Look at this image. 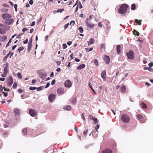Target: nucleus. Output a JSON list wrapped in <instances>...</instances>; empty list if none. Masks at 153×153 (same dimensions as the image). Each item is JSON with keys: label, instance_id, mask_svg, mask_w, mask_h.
I'll list each match as a JSON object with an SVG mask.
<instances>
[{"label": "nucleus", "instance_id": "b1692460", "mask_svg": "<svg viewBox=\"0 0 153 153\" xmlns=\"http://www.w3.org/2000/svg\"><path fill=\"white\" fill-rule=\"evenodd\" d=\"M32 47V44H28V46H27V51L28 53H29L30 52V49Z\"/></svg>", "mask_w": 153, "mask_h": 153}, {"label": "nucleus", "instance_id": "393cba45", "mask_svg": "<svg viewBox=\"0 0 153 153\" xmlns=\"http://www.w3.org/2000/svg\"><path fill=\"white\" fill-rule=\"evenodd\" d=\"M133 33L134 35L138 36L139 35V33L136 30L134 29L133 31Z\"/></svg>", "mask_w": 153, "mask_h": 153}, {"label": "nucleus", "instance_id": "ddd939ff", "mask_svg": "<svg viewBox=\"0 0 153 153\" xmlns=\"http://www.w3.org/2000/svg\"><path fill=\"white\" fill-rule=\"evenodd\" d=\"M47 74L45 73H41L39 74V77L42 79H44L47 76Z\"/></svg>", "mask_w": 153, "mask_h": 153}, {"label": "nucleus", "instance_id": "69168bd1", "mask_svg": "<svg viewBox=\"0 0 153 153\" xmlns=\"http://www.w3.org/2000/svg\"><path fill=\"white\" fill-rule=\"evenodd\" d=\"M89 116L90 117V119L93 120L94 119V118L92 117L91 115H89Z\"/></svg>", "mask_w": 153, "mask_h": 153}, {"label": "nucleus", "instance_id": "f257e3e1", "mask_svg": "<svg viewBox=\"0 0 153 153\" xmlns=\"http://www.w3.org/2000/svg\"><path fill=\"white\" fill-rule=\"evenodd\" d=\"M128 5L127 4H123L120 7L119 10V13L120 14H123L126 11Z\"/></svg>", "mask_w": 153, "mask_h": 153}, {"label": "nucleus", "instance_id": "de8ad7c7", "mask_svg": "<svg viewBox=\"0 0 153 153\" xmlns=\"http://www.w3.org/2000/svg\"><path fill=\"white\" fill-rule=\"evenodd\" d=\"M69 23H68L67 24L65 25H64V27L65 29H66L68 27Z\"/></svg>", "mask_w": 153, "mask_h": 153}, {"label": "nucleus", "instance_id": "4468645a", "mask_svg": "<svg viewBox=\"0 0 153 153\" xmlns=\"http://www.w3.org/2000/svg\"><path fill=\"white\" fill-rule=\"evenodd\" d=\"M7 37L6 36H1L0 35V41L3 42L7 39Z\"/></svg>", "mask_w": 153, "mask_h": 153}, {"label": "nucleus", "instance_id": "4c0bfd02", "mask_svg": "<svg viewBox=\"0 0 153 153\" xmlns=\"http://www.w3.org/2000/svg\"><path fill=\"white\" fill-rule=\"evenodd\" d=\"M94 63L95 64V65L97 66L98 65V61L96 59H94Z\"/></svg>", "mask_w": 153, "mask_h": 153}, {"label": "nucleus", "instance_id": "e433bc0d", "mask_svg": "<svg viewBox=\"0 0 153 153\" xmlns=\"http://www.w3.org/2000/svg\"><path fill=\"white\" fill-rule=\"evenodd\" d=\"M8 57L9 54H7L3 59V61L5 62L6 61Z\"/></svg>", "mask_w": 153, "mask_h": 153}, {"label": "nucleus", "instance_id": "473e14b6", "mask_svg": "<svg viewBox=\"0 0 153 153\" xmlns=\"http://www.w3.org/2000/svg\"><path fill=\"white\" fill-rule=\"evenodd\" d=\"M131 9L133 10H134L135 9V5L134 4H133L131 5Z\"/></svg>", "mask_w": 153, "mask_h": 153}, {"label": "nucleus", "instance_id": "f8f14e48", "mask_svg": "<svg viewBox=\"0 0 153 153\" xmlns=\"http://www.w3.org/2000/svg\"><path fill=\"white\" fill-rule=\"evenodd\" d=\"M104 59L106 64H108L110 62L109 57L107 56H105L104 57Z\"/></svg>", "mask_w": 153, "mask_h": 153}, {"label": "nucleus", "instance_id": "c756f323", "mask_svg": "<svg viewBox=\"0 0 153 153\" xmlns=\"http://www.w3.org/2000/svg\"><path fill=\"white\" fill-rule=\"evenodd\" d=\"M7 54H9V56L10 55V58H11L13 54V52H12V51H9V53Z\"/></svg>", "mask_w": 153, "mask_h": 153}, {"label": "nucleus", "instance_id": "423d86ee", "mask_svg": "<svg viewBox=\"0 0 153 153\" xmlns=\"http://www.w3.org/2000/svg\"><path fill=\"white\" fill-rule=\"evenodd\" d=\"M1 16L4 19L10 18L12 17V15L11 14L8 13L3 14Z\"/></svg>", "mask_w": 153, "mask_h": 153}, {"label": "nucleus", "instance_id": "58836bf2", "mask_svg": "<svg viewBox=\"0 0 153 153\" xmlns=\"http://www.w3.org/2000/svg\"><path fill=\"white\" fill-rule=\"evenodd\" d=\"M24 49V48L23 47H21L18 48V51L20 52V51H22Z\"/></svg>", "mask_w": 153, "mask_h": 153}, {"label": "nucleus", "instance_id": "2eb2a0df", "mask_svg": "<svg viewBox=\"0 0 153 153\" xmlns=\"http://www.w3.org/2000/svg\"><path fill=\"white\" fill-rule=\"evenodd\" d=\"M85 24H86V26L87 27V28H88L89 27L90 28H92L94 26V25H93V24L91 25V24H89L87 20V21H86Z\"/></svg>", "mask_w": 153, "mask_h": 153}, {"label": "nucleus", "instance_id": "052dcab7", "mask_svg": "<svg viewBox=\"0 0 153 153\" xmlns=\"http://www.w3.org/2000/svg\"><path fill=\"white\" fill-rule=\"evenodd\" d=\"M3 89H4V90L5 91H10V90L9 89H8L7 88H5V87H3Z\"/></svg>", "mask_w": 153, "mask_h": 153}, {"label": "nucleus", "instance_id": "c85d7f7f", "mask_svg": "<svg viewBox=\"0 0 153 153\" xmlns=\"http://www.w3.org/2000/svg\"><path fill=\"white\" fill-rule=\"evenodd\" d=\"M14 111L15 115H18V116H19V110L17 109H15Z\"/></svg>", "mask_w": 153, "mask_h": 153}, {"label": "nucleus", "instance_id": "c9c22d12", "mask_svg": "<svg viewBox=\"0 0 153 153\" xmlns=\"http://www.w3.org/2000/svg\"><path fill=\"white\" fill-rule=\"evenodd\" d=\"M36 88L34 87L30 86L29 87V89L30 90L33 91L36 89Z\"/></svg>", "mask_w": 153, "mask_h": 153}, {"label": "nucleus", "instance_id": "7ed1b4c3", "mask_svg": "<svg viewBox=\"0 0 153 153\" xmlns=\"http://www.w3.org/2000/svg\"><path fill=\"white\" fill-rule=\"evenodd\" d=\"M14 22V19L10 18L7 19H4L3 20V22L6 24L7 25H10Z\"/></svg>", "mask_w": 153, "mask_h": 153}, {"label": "nucleus", "instance_id": "f704fd0d", "mask_svg": "<svg viewBox=\"0 0 153 153\" xmlns=\"http://www.w3.org/2000/svg\"><path fill=\"white\" fill-rule=\"evenodd\" d=\"M94 121V123L95 124H97L98 123V121L97 119L96 118H94V119L93 120Z\"/></svg>", "mask_w": 153, "mask_h": 153}, {"label": "nucleus", "instance_id": "a878e982", "mask_svg": "<svg viewBox=\"0 0 153 153\" xmlns=\"http://www.w3.org/2000/svg\"><path fill=\"white\" fill-rule=\"evenodd\" d=\"M4 65H6L4 69V70H8L9 69V64L8 62H6Z\"/></svg>", "mask_w": 153, "mask_h": 153}, {"label": "nucleus", "instance_id": "3c124183", "mask_svg": "<svg viewBox=\"0 0 153 153\" xmlns=\"http://www.w3.org/2000/svg\"><path fill=\"white\" fill-rule=\"evenodd\" d=\"M81 117L84 120H85V118L84 116V114L82 113L81 115Z\"/></svg>", "mask_w": 153, "mask_h": 153}, {"label": "nucleus", "instance_id": "72a5a7b5", "mask_svg": "<svg viewBox=\"0 0 153 153\" xmlns=\"http://www.w3.org/2000/svg\"><path fill=\"white\" fill-rule=\"evenodd\" d=\"M76 98L73 99L71 101V102L73 103L74 104H75L76 103Z\"/></svg>", "mask_w": 153, "mask_h": 153}, {"label": "nucleus", "instance_id": "9b49d317", "mask_svg": "<svg viewBox=\"0 0 153 153\" xmlns=\"http://www.w3.org/2000/svg\"><path fill=\"white\" fill-rule=\"evenodd\" d=\"M57 93L59 95H61L64 94V89L62 88H59L57 91Z\"/></svg>", "mask_w": 153, "mask_h": 153}, {"label": "nucleus", "instance_id": "5fc2aeb1", "mask_svg": "<svg viewBox=\"0 0 153 153\" xmlns=\"http://www.w3.org/2000/svg\"><path fill=\"white\" fill-rule=\"evenodd\" d=\"M55 82H56V81H55V79H53L52 82H51V85H53L55 83Z\"/></svg>", "mask_w": 153, "mask_h": 153}, {"label": "nucleus", "instance_id": "680f3d73", "mask_svg": "<svg viewBox=\"0 0 153 153\" xmlns=\"http://www.w3.org/2000/svg\"><path fill=\"white\" fill-rule=\"evenodd\" d=\"M98 26L100 27H101L102 26V25L101 24V22H100L98 23Z\"/></svg>", "mask_w": 153, "mask_h": 153}, {"label": "nucleus", "instance_id": "5701e85b", "mask_svg": "<svg viewBox=\"0 0 153 153\" xmlns=\"http://www.w3.org/2000/svg\"><path fill=\"white\" fill-rule=\"evenodd\" d=\"M22 134L24 135H26V134L27 131V129L26 128H24L22 130Z\"/></svg>", "mask_w": 153, "mask_h": 153}, {"label": "nucleus", "instance_id": "ea45409f", "mask_svg": "<svg viewBox=\"0 0 153 153\" xmlns=\"http://www.w3.org/2000/svg\"><path fill=\"white\" fill-rule=\"evenodd\" d=\"M142 107L143 108H146L147 107V106L145 103H144L143 102L142 103Z\"/></svg>", "mask_w": 153, "mask_h": 153}, {"label": "nucleus", "instance_id": "774afa93", "mask_svg": "<svg viewBox=\"0 0 153 153\" xmlns=\"http://www.w3.org/2000/svg\"><path fill=\"white\" fill-rule=\"evenodd\" d=\"M17 46L16 45H14L12 47V49L13 50Z\"/></svg>", "mask_w": 153, "mask_h": 153}, {"label": "nucleus", "instance_id": "6e6552de", "mask_svg": "<svg viewBox=\"0 0 153 153\" xmlns=\"http://www.w3.org/2000/svg\"><path fill=\"white\" fill-rule=\"evenodd\" d=\"M29 113L30 115L32 117H34L37 115V113L36 111L33 109L29 110Z\"/></svg>", "mask_w": 153, "mask_h": 153}, {"label": "nucleus", "instance_id": "0eeeda50", "mask_svg": "<svg viewBox=\"0 0 153 153\" xmlns=\"http://www.w3.org/2000/svg\"><path fill=\"white\" fill-rule=\"evenodd\" d=\"M56 97V95L55 94H51L49 95L48 97V99L49 101L51 102H53V100H54Z\"/></svg>", "mask_w": 153, "mask_h": 153}, {"label": "nucleus", "instance_id": "a211bd4d", "mask_svg": "<svg viewBox=\"0 0 153 153\" xmlns=\"http://www.w3.org/2000/svg\"><path fill=\"white\" fill-rule=\"evenodd\" d=\"M102 153H112V152L110 149H106L104 150Z\"/></svg>", "mask_w": 153, "mask_h": 153}, {"label": "nucleus", "instance_id": "7c9ffc66", "mask_svg": "<svg viewBox=\"0 0 153 153\" xmlns=\"http://www.w3.org/2000/svg\"><path fill=\"white\" fill-rule=\"evenodd\" d=\"M85 49L87 52H89L92 51L93 49V48L92 47H91L90 48H85Z\"/></svg>", "mask_w": 153, "mask_h": 153}, {"label": "nucleus", "instance_id": "39448f33", "mask_svg": "<svg viewBox=\"0 0 153 153\" xmlns=\"http://www.w3.org/2000/svg\"><path fill=\"white\" fill-rule=\"evenodd\" d=\"M7 86L10 87L13 83V79L11 76H9L7 78Z\"/></svg>", "mask_w": 153, "mask_h": 153}, {"label": "nucleus", "instance_id": "4be33fe9", "mask_svg": "<svg viewBox=\"0 0 153 153\" xmlns=\"http://www.w3.org/2000/svg\"><path fill=\"white\" fill-rule=\"evenodd\" d=\"M88 85V86H89V88L92 90V91L94 92V94H96V93L95 91L94 90V89L92 88V86L91 83L90 82H89Z\"/></svg>", "mask_w": 153, "mask_h": 153}, {"label": "nucleus", "instance_id": "412c9836", "mask_svg": "<svg viewBox=\"0 0 153 153\" xmlns=\"http://www.w3.org/2000/svg\"><path fill=\"white\" fill-rule=\"evenodd\" d=\"M94 42V40L93 39L91 38L89 40V41L88 42V44L89 45H91L93 44Z\"/></svg>", "mask_w": 153, "mask_h": 153}, {"label": "nucleus", "instance_id": "2f4dec72", "mask_svg": "<svg viewBox=\"0 0 153 153\" xmlns=\"http://www.w3.org/2000/svg\"><path fill=\"white\" fill-rule=\"evenodd\" d=\"M43 86H41L38 88H36V89L37 91H39L40 90H42L43 89Z\"/></svg>", "mask_w": 153, "mask_h": 153}, {"label": "nucleus", "instance_id": "f3484780", "mask_svg": "<svg viewBox=\"0 0 153 153\" xmlns=\"http://www.w3.org/2000/svg\"><path fill=\"white\" fill-rule=\"evenodd\" d=\"M121 90L122 92L124 93L125 92L126 90V87L124 86L123 85L122 86L121 88Z\"/></svg>", "mask_w": 153, "mask_h": 153}, {"label": "nucleus", "instance_id": "864d4df0", "mask_svg": "<svg viewBox=\"0 0 153 153\" xmlns=\"http://www.w3.org/2000/svg\"><path fill=\"white\" fill-rule=\"evenodd\" d=\"M28 40L27 39L25 40L23 42V43L24 44H27L28 42Z\"/></svg>", "mask_w": 153, "mask_h": 153}, {"label": "nucleus", "instance_id": "603ef678", "mask_svg": "<svg viewBox=\"0 0 153 153\" xmlns=\"http://www.w3.org/2000/svg\"><path fill=\"white\" fill-rule=\"evenodd\" d=\"M2 94H4V96L5 97H6L7 96L8 93H5L4 92H3Z\"/></svg>", "mask_w": 153, "mask_h": 153}, {"label": "nucleus", "instance_id": "09e8293b", "mask_svg": "<svg viewBox=\"0 0 153 153\" xmlns=\"http://www.w3.org/2000/svg\"><path fill=\"white\" fill-rule=\"evenodd\" d=\"M0 92L1 93L3 91V86H2V85H0Z\"/></svg>", "mask_w": 153, "mask_h": 153}, {"label": "nucleus", "instance_id": "dca6fc26", "mask_svg": "<svg viewBox=\"0 0 153 153\" xmlns=\"http://www.w3.org/2000/svg\"><path fill=\"white\" fill-rule=\"evenodd\" d=\"M63 108L68 111H70L71 110V106L67 105L64 107Z\"/></svg>", "mask_w": 153, "mask_h": 153}, {"label": "nucleus", "instance_id": "c03bdc74", "mask_svg": "<svg viewBox=\"0 0 153 153\" xmlns=\"http://www.w3.org/2000/svg\"><path fill=\"white\" fill-rule=\"evenodd\" d=\"M75 23V22L74 21H71L70 23V25H74Z\"/></svg>", "mask_w": 153, "mask_h": 153}, {"label": "nucleus", "instance_id": "a19ab883", "mask_svg": "<svg viewBox=\"0 0 153 153\" xmlns=\"http://www.w3.org/2000/svg\"><path fill=\"white\" fill-rule=\"evenodd\" d=\"M17 76L20 79H21L22 78V76L21 74L19 72L17 74Z\"/></svg>", "mask_w": 153, "mask_h": 153}, {"label": "nucleus", "instance_id": "13d9d810", "mask_svg": "<svg viewBox=\"0 0 153 153\" xmlns=\"http://www.w3.org/2000/svg\"><path fill=\"white\" fill-rule=\"evenodd\" d=\"M7 75L6 74L3 73L1 75V76H2L3 77H5Z\"/></svg>", "mask_w": 153, "mask_h": 153}, {"label": "nucleus", "instance_id": "8fccbe9b", "mask_svg": "<svg viewBox=\"0 0 153 153\" xmlns=\"http://www.w3.org/2000/svg\"><path fill=\"white\" fill-rule=\"evenodd\" d=\"M50 83L49 82H48L47 83V84L45 86V88H48V87H49V86H50Z\"/></svg>", "mask_w": 153, "mask_h": 153}, {"label": "nucleus", "instance_id": "bf43d9fd", "mask_svg": "<svg viewBox=\"0 0 153 153\" xmlns=\"http://www.w3.org/2000/svg\"><path fill=\"white\" fill-rule=\"evenodd\" d=\"M88 129H86V130L85 131H84L83 132V134H86L87 132H88Z\"/></svg>", "mask_w": 153, "mask_h": 153}, {"label": "nucleus", "instance_id": "20e7f679", "mask_svg": "<svg viewBox=\"0 0 153 153\" xmlns=\"http://www.w3.org/2000/svg\"><path fill=\"white\" fill-rule=\"evenodd\" d=\"M121 119L125 123L128 122L129 120V117L127 115L125 114H124L122 115L121 117Z\"/></svg>", "mask_w": 153, "mask_h": 153}, {"label": "nucleus", "instance_id": "6ab92c4d", "mask_svg": "<svg viewBox=\"0 0 153 153\" xmlns=\"http://www.w3.org/2000/svg\"><path fill=\"white\" fill-rule=\"evenodd\" d=\"M85 67V65L84 64H82L81 65H79L77 68V69L78 70L81 69Z\"/></svg>", "mask_w": 153, "mask_h": 153}, {"label": "nucleus", "instance_id": "37998d69", "mask_svg": "<svg viewBox=\"0 0 153 153\" xmlns=\"http://www.w3.org/2000/svg\"><path fill=\"white\" fill-rule=\"evenodd\" d=\"M64 10V9H58L57 10H56L57 12V13H62L63 10Z\"/></svg>", "mask_w": 153, "mask_h": 153}, {"label": "nucleus", "instance_id": "f03ea898", "mask_svg": "<svg viewBox=\"0 0 153 153\" xmlns=\"http://www.w3.org/2000/svg\"><path fill=\"white\" fill-rule=\"evenodd\" d=\"M126 55L128 58L130 59H133L134 58V52L130 51L126 53Z\"/></svg>", "mask_w": 153, "mask_h": 153}, {"label": "nucleus", "instance_id": "338daca9", "mask_svg": "<svg viewBox=\"0 0 153 153\" xmlns=\"http://www.w3.org/2000/svg\"><path fill=\"white\" fill-rule=\"evenodd\" d=\"M4 73L7 74V73L8 72V70H4Z\"/></svg>", "mask_w": 153, "mask_h": 153}, {"label": "nucleus", "instance_id": "79ce46f5", "mask_svg": "<svg viewBox=\"0 0 153 153\" xmlns=\"http://www.w3.org/2000/svg\"><path fill=\"white\" fill-rule=\"evenodd\" d=\"M67 47V45L66 44L64 43L62 44V48L63 49H65Z\"/></svg>", "mask_w": 153, "mask_h": 153}, {"label": "nucleus", "instance_id": "e2e57ef3", "mask_svg": "<svg viewBox=\"0 0 153 153\" xmlns=\"http://www.w3.org/2000/svg\"><path fill=\"white\" fill-rule=\"evenodd\" d=\"M72 43V42L71 41H68V42H67V44L68 45H70Z\"/></svg>", "mask_w": 153, "mask_h": 153}, {"label": "nucleus", "instance_id": "4d7b16f0", "mask_svg": "<svg viewBox=\"0 0 153 153\" xmlns=\"http://www.w3.org/2000/svg\"><path fill=\"white\" fill-rule=\"evenodd\" d=\"M32 37L31 38V39L29 40V42L28 43V44H32Z\"/></svg>", "mask_w": 153, "mask_h": 153}, {"label": "nucleus", "instance_id": "49530a36", "mask_svg": "<svg viewBox=\"0 0 153 153\" xmlns=\"http://www.w3.org/2000/svg\"><path fill=\"white\" fill-rule=\"evenodd\" d=\"M99 128V126L98 125H97L96 126V127H95V129L96 131L97 132H98V131L97 130V129H98Z\"/></svg>", "mask_w": 153, "mask_h": 153}, {"label": "nucleus", "instance_id": "9d476101", "mask_svg": "<svg viewBox=\"0 0 153 153\" xmlns=\"http://www.w3.org/2000/svg\"><path fill=\"white\" fill-rule=\"evenodd\" d=\"M106 74V72L105 71H102L101 76L102 78L104 81H105L106 80V77H105Z\"/></svg>", "mask_w": 153, "mask_h": 153}, {"label": "nucleus", "instance_id": "6e6d98bb", "mask_svg": "<svg viewBox=\"0 0 153 153\" xmlns=\"http://www.w3.org/2000/svg\"><path fill=\"white\" fill-rule=\"evenodd\" d=\"M148 65L150 67H152L153 66V63L152 62L149 63Z\"/></svg>", "mask_w": 153, "mask_h": 153}, {"label": "nucleus", "instance_id": "cd10ccee", "mask_svg": "<svg viewBox=\"0 0 153 153\" xmlns=\"http://www.w3.org/2000/svg\"><path fill=\"white\" fill-rule=\"evenodd\" d=\"M78 30L80 33H82L83 31V28L81 26L79 27L78 28Z\"/></svg>", "mask_w": 153, "mask_h": 153}, {"label": "nucleus", "instance_id": "aec40b11", "mask_svg": "<svg viewBox=\"0 0 153 153\" xmlns=\"http://www.w3.org/2000/svg\"><path fill=\"white\" fill-rule=\"evenodd\" d=\"M117 52L118 54H119L120 52L121 47L119 45H117Z\"/></svg>", "mask_w": 153, "mask_h": 153}, {"label": "nucleus", "instance_id": "a18cd8bd", "mask_svg": "<svg viewBox=\"0 0 153 153\" xmlns=\"http://www.w3.org/2000/svg\"><path fill=\"white\" fill-rule=\"evenodd\" d=\"M17 84L16 83H14L13 86V88H15L17 86Z\"/></svg>", "mask_w": 153, "mask_h": 153}, {"label": "nucleus", "instance_id": "bb28decb", "mask_svg": "<svg viewBox=\"0 0 153 153\" xmlns=\"http://www.w3.org/2000/svg\"><path fill=\"white\" fill-rule=\"evenodd\" d=\"M137 117L138 120H140V121H142L143 120V117L140 114L137 115Z\"/></svg>", "mask_w": 153, "mask_h": 153}, {"label": "nucleus", "instance_id": "0e129e2a", "mask_svg": "<svg viewBox=\"0 0 153 153\" xmlns=\"http://www.w3.org/2000/svg\"><path fill=\"white\" fill-rule=\"evenodd\" d=\"M29 4L32 5L33 3V1L32 0H30L29 1Z\"/></svg>", "mask_w": 153, "mask_h": 153}, {"label": "nucleus", "instance_id": "1a4fd4ad", "mask_svg": "<svg viewBox=\"0 0 153 153\" xmlns=\"http://www.w3.org/2000/svg\"><path fill=\"white\" fill-rule=\"evenodd\" d=\"M65 85L66 87L70 88L72 85L71 82L70 80H68L65 81Z\"/></svg>", "mask_w": 153, "mask_h": 153}]
</instances>
